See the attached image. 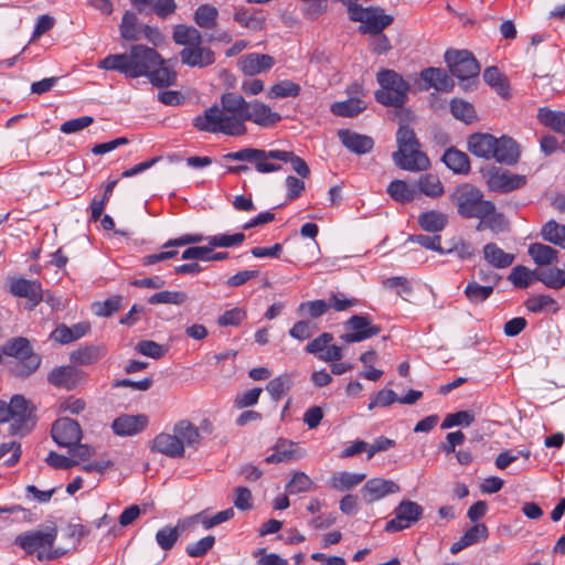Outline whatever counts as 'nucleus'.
Listing matches in <instances>:
<instances>
[{"label": "nucleus", "instance_id": "3c124183", "mask_svg": "<svg viewBox=\"0 0 565 565\" xmlns=\"http://www.w3.org/2000/svg\"><path fill=\"white\" fill-rule=\"evenodd\" d=\"M387 193L399 203H408L415 199V190L403 180L392 181L387 186Z\"/></svg>", "mask_w": 565, "mask_h": 565}, {"label": "nucleus", "instance_id": "c9c22d12", "mask_svg": "<svg viewBox=\"0 0 565 565\" xmlns=\"http://www.w3.org/2000/svg\"><path fill=\"white\" fill-rule=\"evenodd\" d=\"M366 108V104L356 97L348 98L343 102H335L331 105V113L339 117H355Z\"/></svg>", "mask_w": 565, "mask_h": 565}, {"label": "nucleus", "instance_id": "69168bd1", "mask_svg": "<svg viewBox=\"0 0 565 565\" xmlns=\"http://www.w3.org/2000/svg\"><path fill=\"white\" fill-rule=\"evenodd\" d=\"M121 300L122 298L120 296H113L105 301L95 302L93 305V310L95 315L99 317H109L120 309Z\"/></svg>", "mask_w": 565, "mask_h": 565}, {"label": "nucleus", "instance_id": "f3484780", "mask_svg": "<svg viewBox=\"0 0 565 565\" xmlns=\"http://www.w3.org/2000/svg\"><path fill=\"white\" fill-rule=\"evenodd\" d=\"M394 163L402 170L418 172L425 171L430 167V161L425 152L420 150V147L408 149L397 156L392 154Z\"/></svg>", "mask_w": 565, "mask_h": 565}, {"label": "nucleus", "instance_id": "774afa93", "mask_svg": "<svg viewBox=\"0 0 565 565\" xmlns=\"http://www.w3.org/2000/svg\"><path fill=\"white\" fill-rule=\"evenodd\" d=\"M214 543L215 537L207 535L195 543L188 544L185 551L190 557H202L213 547Z\"/></svg>", "mask_w": 565, "mask_h": 565}, {"label": "nucleus", "instance_id": "5fc2aeb1", "mask_svg": "<svg viewBox=\"0 0 565 565\" xmlns=\"http://www.w3.org/2000/svg\"><path fill=\"white\" fill-rule=\"evenodd\" d=\"M245 238H246V236L244 233H235V234L223 233V234H216V235L209 236L205 239L209 242V245H211V247L214 249L217 247L230 248V247L239 246L245 241Z\"/></svg>", "mask_w": 565, "mask_h": 565}, {"label": "nucleus", "instance_id": "c85d7f7f", "mask_svg": "<svg viewBox=\"0 0 565 565\" xmlns=\"http://www.w3.org/2000/svg\"><path fill=\"white\" fill-rule=\"evenodd\" d=\"M441 160L447 168L455 173L467 174L470 171V161L468 156L456 148L447 149Z\"/></svg>", "mask_w": 565, "mask_h": 565}, {"label": "nucleus", "instance_id": "49530a36", "mask_svg": "<svg viewBox=\"0 0 565 565\" xmlns=\"http://www.w3.org/2000/svg\"><path fill=\"white\" fill-rule=\"evenodd\" d=\"M493 286H483L476 280L468 281L463 294L472 305H480L489 299L493 294Z\"/></svg>", "mask_w": 565, "mask_h": 565}, {"label": "nucleus", "instance_id": "6e6552de", "mask_svg": "<svg viewBox=\"0 0 565 565\" xmlns=\"http://www.w3.org/2000/svg\"><path fill=\"white\" fill-rule=\"evenodd\" d=\"M445 61L450 73L461 82H475L480 72V65L471 52L449 49L445 52Z\"/></svg>", "mask_w": 565, "mask_h": 565}, {"label": "nucleus", "instance_id": "a18cd8bd", "mask_svg": "<svg viewBox=\"0 0 565 565\" xmlns=\"http://www.w3.org/2000/svg\"><path fill=\"white\" fill-rule=\"evenodd\" d=\"M479 223L477 225L478 231H482L484 228H489L493 233H501L508 228V222L504 215L500 212H497L495 205L493 204V209L486 216L478 217Z\"/></svg>", "mask_w": 565, "mask_h": 565}, {"label": "nucleus", "instance_id": "4d7b16f0", "mask_svg": "<svg viewBox=\"0 0 565 565\" xmlns=\"http://www.w3.org/2000/svg\"><path fill=\"white\" fill-rule=\"evenodd\" d=\"M180 525L181 522L177 526H164L157 532L156 542L162 550L169 551L174 546L180 536Z\"/></svg>", "mask_w": 565, "mask_h": 565}, {"label": "nucleus", "instance_id": "dca6fc26", "mask_svg": "<svg viewBox=\"0 0 565 565\" xmlns=\"http://www.w3.org/2000/svg\"><path fill=\"white\" fill-rule=\"evenodd\" d=\"M338 138L343 147L358 156L366 154L374 148V140L372 137L359 134L351 129H340L338 131Z\"/></svg>", "mask_w": 565, "mask_h": 565}, {"label": "nucleus", "instance_id": "72a5a7b5", "mask_svg": "<svg viewBox=\"0 0 565 565\" xmlns=\"http://www.w3.org/2000/svg\"><path fill=\"white\" fill-rule=\"evenodd\" d=\"M106 354L102 345H86L72 352L71 361L79 365H89L99 361Z\"/></svg>", "mask_w": 565, "mask_h": 565}, {"label": "nucleus", "instance_id": "c756f323", "mask_svg": "<svg viewBox=\"0 0 565 565\" xmlns=\"http://www.w3.org/2000/svg\"><path fill=\"white\" fill-rule=\"evenodd\" d=\"M137 15L131 11H126L119 24L120 36L126 41H139L141 39L142 28Z\"/></svg>", "mask_w": 565, "mask_h": 565}, {"label": "nucleus", "instance_id": "e433bc0d", "mask_svg": "<svg viewBox=\"0 0 565 565\" xmlns=\"http://www.w3.org/2000/svg\"><path fill=\"white\" fill-rule=\"evenodd\" d=\"M47 381L56 387L72 390L76 384V371L72 366L55 367L49 374Z\"/></svg>", "mask_w": 565, "mask_h": 565}, {"label": "nucleus", "instance_id": "2eb2a0df", "mask_svg": "<svg viewBox=\"0 0 565 565\" xmlns=\"http://www.w3.org/2000/svg\"><path fill=\"white\" fill-rule=\"evenodd\" d=\"M399 486L392 480L372 478L361 489V497L366 503H373L384 497L399 492Z\"/></svg>", "mask_w": 565, "mask_h": 565}, {"label": "nucleus", "instance_id": "6e6d98bb", "mask_svg": "<svg viewBox=\"0 0 565 565\" xmlns=\"http://www.w3.org/2000/svg\"><path fill=\"white\" fill-rule=\"evenodd\" d=\"M188 300V295L184 291L178 290H162L159 291L151 297H149L148 302L150 305H183Z\"/></svg>", "mask_w": 565, "mask_h": 565}, {"label": "nucleus", "instance_id": "f704fd0d", "mask_svg": "<svg viewBox=\"0 0 565 565\" xmlns=\"http://www.w3.org/2000/svg\"><path fill=\"white\" fill-rule=\"evenodd\" d=\"M269 157L271 160L290 162L292 170L301 178H308L310 175V169L306 161L291 151L270 150Z\"/></svg>", "mask_w": 565, "mask_h": 565}, {"label": "nucleus", "instance_id": "423d86ee", "mask_svg": "<svg viewBox=\"0 0 565 565\" xmlns=\"http://www.w3.org/2000/svg\"><path fill=\"white\" fill-rule=\"evenodd\" d=\"M56 536L57 531L55 527H46L44 530H31L22 532L19 535H17L14 539V544L21 547L29 555L38 552V558L40 561L54 559L60 556V554L56 551L44 554L40 550L51 548L54 545Z\"/></svg>", "mask_w": 565, "mask_h": 565}, {"label": "nucleus", "instance_id": "4c0bfd02", "mask_svg": "<svg viewBox=\"0 0 565 565\" xmlns=\"http://www.w3.org/2000/svg\"><path fill=\"white\" fill-rule=\"evenodd\" d=\"M535 280L541 281L547 288L562 289L565 286L564 268L550 267L535 270Z\"/></svg>", "mask_w": 565, "mask_h": 565}, {"label": "nucleus", "instance_id": "0eeeda50", "mask_svg": "<svg viewBox=\"0 0 565 565\" xmlns=\"http://www.w3.org/2000/svg\"><path fill=\"white\" fill-rule=\"evenodd\" d=\"M4 348V354L15 358L18 361L13 367L17 376L26 377L34 373L40 364L41 358L32 351L28 339L18 337L9 340Z\"/></svg>", "mask_w": 565, "mask_h": 565}, {"label": "nucleus", "instance_id": "864d4df0", "mask_svg": "<svg viewBox=\"0 0 565 565\" xmlns=\"http://www.w3.org/2000/svg\"><path fill=\"white\" fill-rule=\"evenodd\" d=\"M450 111L455 118L467 124L477 118L473 105L461 98H454L450 102Z\"/></svg>", "mask_w": 565, "mask_h": 565}, {"label": "nucleus", "instance_id": "603ef678", "mask_svg": "<svg viewBox=\"0 0 565 565\" xmlns=\"http://www.w3.org/2000/svg\"><path fill=\"white\" fill-rule=\"evenodd\" d=\"M483 79L487 84L493 87L499 95L503 97L508 96L509 85L498 67H487L483 72Z\"/></svg>", "mask_w": 565, "mask_h": 565}, {"label": "nucleus", "instance_id": "bf43d9fd", "mask_svg": "<svg viewBox=\"0 0 565 565\" xmlns=\"http://www.w3.org/2000/svg\"><path fill=\"white\" fill-rule=\"evenodd\" d=\"M456 254L460 259H469L475 254L472 244L462 237H454L443 255Z\"/></svg>", "mask_w": 565, "mask_h": 565}, {"label": "nucleus", "instance_id": "ddd939ff", "mask_svg": "<svg viewBox=\"0 0 565 565\" xmlns=\"http://www.w3.org/2000/svg\"><path fill=\"white\" fill-rule=\"evenodd\" d=\"M345 329L349 331L342 335L343 341L348 343L361 342L381 332L379 326L372 324L369 316L354 315L345 322Z\"/></svg>", "mask_w": 565, "mask_h": 565}, {"label": "nucleus", "instance_id": "37998d69", "mask_svg": "<svg viewBox=\"0 0 565 565\" xmlns=\"http://www.w3.org/2000/svg\"><path fill=\"white\" fill-rule=\"evenodd\" d=\"M529 255L535 264L543 266L557 260L558 252L548 245L534 243L529 246Z\"/></svg>", "mask_w": 565, "mask_h": 565}, {"label": "nucleus", "instance_id": "aec40b11", "mask_svg": "<svg viewBox=\"0 0 565 565\" xmlns=\"http://www.w3.org/2000/svg\"><path fill=\"white\" fill-rule=\"evenodd\" d=\"M420 78L425 86L420 89L428 90L435 88L438 92H450L454 88V81L444 71L438 67H427L420 72Z\"/></svg>", "mask_w": 565, "mask_h": 565}, {"label": "nucleus", "instance_id": "58836bf2", "mask_svg": "<svg viewBox=\"0 0 565 565\" xmlns=\"http://www.w3.org/2000/svg\"><path fill=\"white\" fill-rule=\"evenodd\" d=\"M173 433L182 440V445L196 447L200 444V429L189 420H180L173 427Z\"/></svg>", "mask_w": 565, "mask_h": 565}, {"label": "nucleus", "instance_id": "b1692460", "mask_svg": "<svg viewBox=\"0 0 565 565\" xmlns=\"http://www.w3.org/2000/svg\"><path fill=\"white\" fill-rule=\"evenodd\" d=\"M152 450L163 454L170 458H180L184 456L182 440L173 434L161 433L152 441Z\"/></svg>", "mask_w": 565, "mask_h": 565}, {"label": "nucleus", "instance_id": "39448f33", "mask_svg": "<svg viewBox=\"0 0 565 565\" xmlns=\"http://www.w3.org/2000/svg\"><path fill=\"white\" fill-rule=\"evenodd\" d=\"M376 78L382 87L375 93L376 102L396 108L407 102L411 86L398 73L393 70H382L377 73Z\"/></svg>", "mask_w": 565, "mask_h": 565}, {"label": "nucleus", "instance_id": "8fccbe9b", "mask_svg": "<svg viewBox=\"0 0 565 565\" xmlns=\"http://www.w3.org/2000/svg\"><path fill=\"white\" fill-rule=\"evenodd\" d=\"M292 386V380L289 374H281L267 383L266 390L271 399L278 402L286 395Z\"/></svg>", "mask_w": 565, "mask_h": 565}, {"label": "nucleus", "instance_id": "c03bdc74", "mask_svg": "<svg viewBox=\"0 0 565 565\" xmlns=\"http://www.w3.org/2000/svg\"><path fill=\"white\" fill-rule=\"evenodd\" d=\"M365 478V473L341 471L331 477L330 483L335 490L347 491L360 484Z\"/></svg>", "mask_w": 565, "mask_h": 565}, {"label": "nucleus", "instance_id": "393cba45", "mask_svg": "<svg viewBox=\"0 0 565 565\" xmlns=\"http://www.w3.org/2000/svg\"><path fill=\"white\" fill-rule=\"evenodd\" d=\"M497 145V138L490 134H473L468 139L469 151L478 157L486 160H491L493 156V149Z\"/></svg>", "mask_w": 565, "mask_h": 565}, {"label": "nucleus", "instance_id": "2f4dec72", "mask_svg": "<svg viewBox=\"0 0 565 565\" xmlns=\"http://www.w3.org/2000/svg\"><path fill=\"white\" fill-rule=\"evenodd\" d=\"M149 82L159 88L169 87L175 84L177 74L167 65V62L162 57V64L150 70L148 75Z\"/></svg>", "mask_w": 565, "mask_h": 565}, {"label": "nucleus", "instance_id": "4be33fe9", "mask_svg": "<svg viewBox=\"0 0 565 565\" xmlns=\"http://www.w3.org/2000/svg\"><path fill=\"white\" fill-rule=\"evenodd\" d=\"M520 158L519 145L511 138L502 136L497 138L492 159L508 166L515 164Z\"/></svg>", "mask_w": 565, "mask_h": 565}, {"label": "nucleus", "instance_id": "a19ab883", "mask_svg": "<svg viewBox=\"0 0 565 565\" xmlns=\"http://www.w3.org/2000/svg\"><path fill=\"white\" fill-rule=\"evenodd\" d=\"M537 119L545 127L556 132L565 134V113L542 107L539 109Z\"/></svg>", "mask_w": 565, "mask_h": 565}, {"label": "nucleus", "instance_id": "9d476101", "mask_svg": "<svg viewBox=\"0 0 565 565\" xmlns=\"http://www.w3.org/2000/svg\"><path fill=\"white\" fill-rule=\"evenodd\" d=\"M486 182L492 192L509 193L523 188L526 184V177L501 168H492L486 175Z\"/></svg>", "mask_w": 565, "mask_h": 565}, {"label": "nucleus", "instance_id": "1a4fd4ad", "mask_svg": "<svg viewBox=\"0 0 565 565\" xmlns=\"http://www.w3.org/2000/svg\"><path fill=\"white\" fill-rule=\"evenodd\" d=\"M350 20L360 22L359 32L361 34H380L390 26L394 18L386 14L381 7L354 8Z\"/></svg>", "mask_w": 565, "mask_h": 565}, {"label": "nucleus", "instance_id": "20e7f679", "mask_svg": "<svg viewBox=\"0 0 565 565\" xmlns=\"http://www.w3.org/2000/svg\"><path fill=\"white\" fill-rule=\"evenodd\" d=\"M450 201L463 218L482 217L493 209V202L484 200L481 190L470 183L458 185L450 194Z\"/></svg>", "mask_w": 565, "mask_h": 565}, {"label": "nucleus", "instance_id": "f8f14e48", "mask_svg": "<svg viewBox=\"0 0 565 565\" xmlns=\"http://www.w3.org/2000/svg\"><path fill=\"white\" fill-rule=\"evenodd\" d=\"M269 153L270 150L244 148L235 152L226 153L225 159L254 163L256 171L259 173H269L280 170V164L268 161L271 160Z\"/></svg>", "mask_w": 565, "mask_h": 565}, {"label": "nucleus", "instance_id": "5701e85b", "mask_svg": "<svg viewBox=\"0 0 565 565\" xmlns=\"http://www.w3.org/2000/svg\"><path fill=\"white\" fill-rule=\"evenodd\" d=\"M275 64L273 56L268 54L250 53L244 55L238 61L241 71L249 76H254L264 71L270 70Z\"/></svg>", "mask_w": 565, "mask_h": 565}, {"label": "nucleus", "instance_id": "a211bd4d", "mask_svg": "<svg viewBox=\"0 0 565 565\" xmlns=\"http://www.w3.org/2000/svg\"><path fill=\"white\" fill-rule=\"evenodd\" d=\"M148 425V417L143 414L121 415L113 422V430L118 436H132L142 431Z\"/></svg>", "mask_w": 565, "mask_h": 565}, {"label": "nucleus", "instance_id": "bb28decb", "mask_svg": "<svg viewBox=\"0 0 565 565\" xmlns=\"http://www.w3.org/2000/svg\"><path fill=\"white\" fill-rule=\"evenodd\" d=\"M90 330L88 322H79L72 327L60 324L51 333V338L61 344H67L84 337Z\"/></svg>", "mask_w": 565, "mask_h": 565}, {"label": "nucleus", "instance_id": "4468645a", "mask_svg": "<svg viewBox=\"0 0 565 565\" xmlns=\"http://www.w3.org/2000/svg\"><path fill=\"white\" fill-rule=\"evenodd\" d=\"M51 435L60 447L71 448L81 441L82 429L76 420L62 417L53 424Z\"/></svg>", "mask_w": 565, "mask_h": 565}, {"label": "nucleus", "instance_id": "6ab92c4d", "mask_svg": "<svg viewBox=\"0 0 565 565\" xmlns=\"http://www.w3.org/2000/svg\"><path fill=\"white\" fill-rule=\"evenodd\" d=\"M306 452L296 443L287 439H279L274 446V452L266 457L267 463H279L295 461L305 457Z\"/></svg>", "mask_w": 565, "mask_h": 565}, {"label": "nucleus", "instance_id": "f03ea898", "mask_svg": "<svg viewBox=\"0 0 565 565\" xmlns=\"http://www.w3.org/2000/svg\"><path fill=\"white\" fill-rule=\"evenodd\" d=\"M162 64V56L153 49L135 44L127 53L109 54L97 64L105 71H117L129 78L147 76L151 68Z\"/></svg>", "mask_w": 565, "mask_h": 565}, {"label": "nucleus", "instance_id": "473e14b6", "mask_svg": "<svg viewBox=\"0 0 565 565\" xmlns=\"http://www.w3.org/2000/svg\"><path fill=\"white\" fill-rule=\"evenodd\" d=\"M448 223V216L437 210H430L419 214L418 224L422 230L431 233L441 232Z\"/></svg>", "mask_w": 565, "mask_h": 565}, {"label": "nucleus", "instance_id": "79ce46f5", "mask_svg": "<svg viewBox=\"0 0 565 565\" xmlns=\"http://www.w3.org/2000/svg\"><path fill=\"white\" fill-rule=\"evenodd\" d=\"M418 190L426 196L436 199L444 194L445 188L440 179L436 174L426 173L419 177Z\"/></svg>", "mask_w": 565, "mask_h": 565}, {"label": "nucleus", "instance_id": "7ed1b4c3", "mask_svg": "<svg viewBox=\"0 0 565 565\" xmlns=\"http://www.w3.org/2000/svg\"><path fill=\"white\" fill-rule=\"evenodd\" d=\"M172 39L175 44L183 45L179 53L182 64L198 68L214 64L215 53L202 45L203 36L196 28L177 24L173 28Z\"/></svg>", "mask_w": 565, "mask_h": 565}, {"label": "nucleus", "instance_id": "f257e3e1", "mask_svg": "<svg viewBox=\"0 0 565 565\" xmlns=\"http://www.w3.org/2000/svg\"><path fill=\"white\" fill-rule=\"evenodd\" d=\"M280 119L281 116L264 103L247 102L239 94L224 93L220 98V105L214 104L196 115L192 119V125L198 131L239 137L247 132L246 121L260 127H271Z\"/></svg>", "mask_w": 565, "mask_h": 565}, {"label": "nucleus", "instance_id": "de8ad7c7", "mask_svg": "<svg viewBox=\"0 0 565 565\" xmlns=\"http://www.w3.org/2000/svg\"><path fill=\"white\" fill-rule=\"evenodd\" d=\"M541 235L544 241L565 248V225L551 220L542 227Z\"/></svg>", "mask_w": 565, "mask_h": 565}, {"label": "nucleus", "instance_id": "0e129e2a", "mask_svg": "<svg viewBox=\"0 0 565 565\" xmlns=\"http://www.w3.org/2000/svg\"><path fill=\"white\" fill-rule=\"evenodd\" d=\"M234 20L242 26L253 30L260 31L265 26V19L262 17L250 15L247 10L241 9L234 13Z\"/></svg>", "mask_w": 565, "mask_h": 565}, {"label": "nucleus", "instance_id": "a878e982", "mask_svg": "<svg viewBox=\"0 0 565 565\" xmlns=\"http://www.w3.org/2000/svg\"><path fill=\"white\" fill-rule=\"evenodd\" d=\"M10 291L17 297L29 299L34 305L40 303L43 298L41 284L36 280L14 279L11 281Z\"/></svg>", "mask_w": 565, "mask_h": 565}, {"label": "nucleus", "instance_id": "052dcab7", "mask_svg": "<svg viewBox=\"0 0 565 565\" xmlns=\"http://www.w3.org/2000/svg\"><path fill=\"white\" fill-rule=\"evenodd\" d=\"M247 317L244 308L235 307L224 311L216 320L218 327H238Z\"/></svg>", "mask_w": 565, "mask_h": 565}, {"label": "nucleus", "instance_id": "13d9d810", "mask_svg": "<svg viewBox=\"0 0 565 565\" xmlns=\"http://www.w3.org/2000/svg\"><path fill=\"white\" fill-rule=\"evenodd\" d=\"M508 279L514 287L527 288L533 279H535V270H530L525 266L518 265L511 270Z\"/></svg>", "mask_w": 565, "mask_h": 565}, {"label": "nucleus", "instance_id": "ea45409f", "mask_svg": "<svg viewBox=\"0 0 565 565\" xmlns=\"http://www.w3.org/2000/svg\"><path fill=\"white\" fill-rule=\"evenodd\" d=\"M218 18V10L211 4H201L196 8L193 14L195 24L205 30L215 28Z\"/></svg>", "mask_w": 565, "mask_h": 565}, {"label": "nucleus", "instance_id": "412c9836", "mask_svg": "<svg viewBox=\"0 0 565 565\" xmlns=\"http://www.w3.org/2000/svg\"><path fill=\"white\" fill-rule=\"evenodd\" d=\"M7 407L9 409V420L13 422V429L21 431L26 420L31 418L32 409L29 401L22 395H14Z\"/></svg>", "mask_w": 565, "mask_h": 565}, {"label": "nucleus", "instance_id": "680f3d73", "mask_svg": "<svg viewBox=\"0 0 565 565\" xmlns=\"http://www.w3.org/2000/svg\"><path fill=\"white\" fill-rule=\"evenodd\" d=\"M475 420V415L470 411H459L448 414L441 423L443 429H449L455 426H470Z\"/></svg>", "mask_w": 565, "mask_h": 565}, {"label": "nucleus", "instance_id": "7c9ffc66", "mask_svg": "<svg viewBox=\"0 0 565 565\" xmlns=\"http://www.w3.org/2000/svg\"><path fill=\"white\" fill-rule=\"evenodd\" d=\"M527 311L532 313L551 312L556 313L559 310L558 302L550 295H533L524 301Z\"/></svg>", "mask_w": 565, "mask_h": 565}, {"label": "nucleus", "instance_id": "338daca9", "mask_svg": "<svg viewBox=\"0 0 565 565\" xmlns=\"http://www.w3.org/2000/svg\"><path fill=\"white\" fill-rule=\"evenodd\" d=\"M135 349L138 353L152 359H160L167 353V349L163 345L152 340H141L136 344Z\"/></svg>", "mask_w": 565, "mask_h": 565}, {"label": "nucleus", "instance_id": "e2e57ef3", "mask_svg": "<svg viewBox=\"0 0 565 565\" xmlns=\"http://www.w3.org/2000/svg\"><path fill=\"white\" fill-rule=\"evenodd\" d=\"M300 86L291 81H281L271 86L269 97L285 98L297 97L300 94Z\"/></svg>", "mask_w": 565, "mask_h": 565}, {"label": "nucleus", "instance_id": "cd10ccee", "mask_svg": "<svg viewBox=\"0 0 565 565\" xmlns=\"http://www.w3.org/2000/svg\"><path fill=\"white\" fill-rule=\"evenodd\" d=\"M482 252L484 260L492 267L499 269L511 266L515 259L513 254L505 253L495 243L486 244Z\"/></svg>", "mask_w": 565, "mask_h": 565}, {"label": "nucleus", "instance_id": "09e8293b", "mask_svg": "<svg viewBox=\"0 0 565 565\" xmlns=\"http://www.w3.org/2000/svg\"><path fill=\"white\" fill-rule=\"evenodd\" d=\"M397 150L394 153L402 154L408 149L420 147L415 131L407 125H401L396 132Z\"/></svg>", "mask_w": 565, "mask_h": 565}, {"label": "nucleus", "instance_id": "9b49d317", "mask_svg": "<svg viewBox=\"0 0 565 565\" xmlns=\"http://www.w3.org/2000/svg\"><path fill=\"white\" fill-rule=\"evenodd\" d=\"M423 508L417 502L403 500L394 509V518L386 522L385 531L398 532L416 523L423 515Z\"/></svg>", "mask_w": 565, "mask_h": 565}]
</instances>
